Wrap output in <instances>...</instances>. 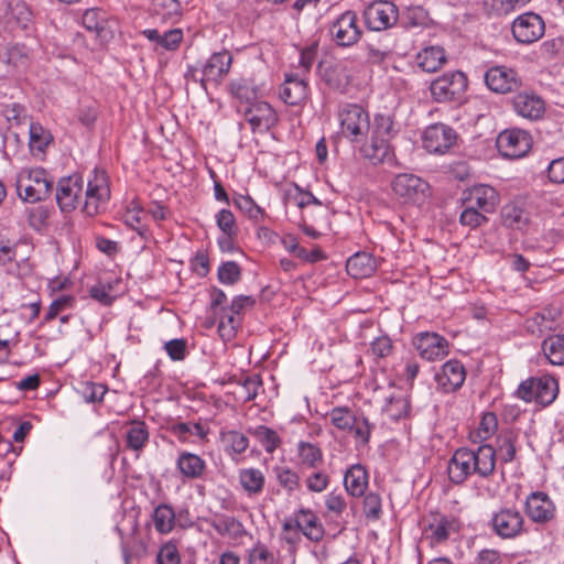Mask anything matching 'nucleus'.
Wrapping results in <instances>:
<instances>
[{"label": "nucleus", "instance_id": "obj_1", "mask_svg": "<svg viewBox=\"0 0 564 564\" xmlns=\"http://www.w3.org/2000/svg\"><path fill=\"white\" fill-rule=\"evenodd\" d=\"M370 139L359 145V153L372 164L390 163L394 159L391 140L398 127L390 113H377L370 123Z\"/></svg>", "mask_w": 564, "mask_h": 564}, {"label": "nucleus", "instance_id": "obj_2", "mask_svg": "<svg viewBox=\"0 0 564 564\" xmlns=\"http://www.w3.org/2000/svg\"><path fill=\"white\" fill-rule=\"evenodd\" d=\"M18 196L25 203L45 200L53 188V182L42 167H23L15 178Z\"/></svg>", "mask_w": 564, "mask_h": 564}, {"label": "nucleus", "instance_id": "obj_3", "mask_svg": "<svg viewBox=\"0 0 564 564\" xmlns=\"http://www.w3.org/2000/svg\"><path fill=\"white\" fill-rule=\"evenodd\" d=\"M340 133L358 147L367 141L370 131L369 113L357 104H344L338 109Z\"/></svg>", "mask_w": 564, "mask_h": 564}, {"label": "nucleus", "instance_id": "obj_4", "mask_svg": "<svg viewBox=\"0 0 564 564\" xmlns=\"http://www.w3.org/2000/svg\"><path fill=\"white\" fill-rule=\"evenodd\" d=\"M330 423L339 431L354 435L357 445H367L373 425L362 414H356L347 406H336L327 413Z\"/></svg>", "mask_w": 564, "mask_h": 564}, {"label": "nucleus", "instance_id": "obj_5", "mask_svg": "<svg viewBox=\"0 0 564 564\" xmlns=\"http://www.w3.org/2000/svg\"><path fill=\"white\" fill-rule=\"evenodd\" d=\"M558 391L557 379L552 375L544 373L522 381L517 394L525 402L534 401L542 406H547L555 401Z\"/></svg>", "mask_w": 564, "mask_h": 564}, {"label": "nucleus", "instance_id": "obj_6", "mask_svg": "<svg viewBox=\"0 0 564 564\" xmlns=\"http://www.w3.org/2000/svg\"><path fill=\"white\" fill-rule=\"evenodd\" d=\"M109 177L104 170L95 167L87 178L83 212L95 216L106 209L110 199Z\"/></svg>", "mask_w": 564, "mask_h": 564}, {"label": "nucleus", "instance_id": "obj_7", "mask_svg": "<svg viewBox=\"0 0 564 564\" xmlns=\"http://www.w3.org/2000/svg\"><path fill=\"white\" fill-rule=\"evenodd\" d=\"M394 195L405 204L422 205L431 195V188L426 181L412 173L398 174L392 183Z\"/></svg>", "mask_w": 564, "mask_h": 564}, {"label": "nucleus", "instance_id": "obj_8", "mask_svg": "<svg viewBox=\"0 0 564 564\" xmlns=\"http://www.w3.org/2000/svg\"><path fill=\"white\" fill-rule=\"evenodd\" d=\"M467 88V78L462 72H449L435 78L430 86L431 95L437 102L459 101Z\"/></svg>", "mask_w": 564, "mask_h": 564}, {"label": "nucleus", "instance_id": "obj_9", "mask_svg": "<svg viewBox=\"0 0 564 564\" xmlns=\"http://www.w3.org/2000/svg\"><path fill=\"white\" fill-rule=\"evenodd\" d=\"M511 31L518 43L532 44L544 35L545 23L538 13L525 12L513 20Z\"/></svg>", "mask_w": 564, "mask_h": 564}, {"label": "nucleus", "instance_id": "obj_10", "mask_svg": "<svg viewBox=\"0 0 564 564\" xmlns=\"http://www.w3.org/2000/svg\"><path fill=\"white\" fill-rule=\"evenodd\" d=\"M85 181L82 175L62 177L56 186V203L63 213L75 210L83 198Z\"/></svg>", "mask_w": 564, "mask_h": 564}, {"label": "nucleus", "instance_id": "obj_11", "mask_svg": "<svg viewBox=\"0 0 564 564\" xmlns=\"http://www.w3.org/2000/svg\"><path fill=\"white\" fill-rule=\"evenodd\" d=\"M532 145L531 135L522 129H507L499 133L497 148L502 156L519 159L524 156Z\"/></svg>", "mask_w": 564, "mask_h": 564}, {"label": "nucleus", "instance_id": "obj_12", "mask_svg": "<svg viewBox=\"0 0 564 564\" xmlns=\"http://www.w3.org/2000/svg\"><path fill=\"white\" fill-rule=\"evenodd\" d=\"M357 22L358 18L354 11L341 13L329 28L333 41L343 47L356 44L362 33Z\"/></svg>", "mask_w": 564, "mask_h": 564}, {"label": "nucleus", "instance_id": "obj_13", "mask_svg": "<svg viewBox=\"0 0 564 564\" xmlns=\"http://www.w3.org/2000/svg\"><path fill=\"white\" fill-rule=\"evenodd\" d=\"M492 531L501 539H513L523 532L524 518L516 508H502L491 517Z\"/></svg>", "mask_w": 564, "mask_h": 564}, {"label": "nucleus", "instance_id": "obj_14", "mask_svg": "<svg viewBox=\"0 0 564 564\" xmlns=\"http://www.w3.org/2000/svg\"><path fill=\"white\" fill-rule=\"evenodd\" d=\"M231 63L232 56L227 50L212 54L202 65L200 86L206 90L208 84L219 85L228 75Z\"/></svg>", "mask_w": 564, "mask_h": 564}, {"label": "nucleus", "instance_id": "obj_15", "mask_svg": "<svg viewBox=\"0 0 564 564\" xmlns=\"http://www.w3.org/2000/svg\"><path fill=\"white\" fill-rule=\"evenodd\" d=\"M457 134L453 128L444 123L429 126L422 134L423 148L435 154H443L455 143Z\"/></svg>", "mask_w": 564, "mask_h": 564}, {"label": "nucleus", "instance_id": "obj_16", "mask_svg": "<svg viewBox=\"0 0 564 564\" xmlns=\"http://www.w3.org/2000/svg\"><path fill=\"white\" fill-rule=\"evenodd\" d=\"M365 23L372 31H383L398 21V9L389 1H375L364 12Z\"/></svg>", "mask_w": 564, "mask_h": 564}, {"label": "nucleus", "instance_id": "obj_17", "mask_svg": "<svg viewBox=\"0 0 564 564\" xmlns=\"http://www.w3.org/2000/svg\"><path fill=\"white\" fill-rule=\"evenodd\" d=\"M296 529L313 542H318L324 536V528L317 516L310 509H300L294 520H286L283 523L284 531H296Z\"/></svg>", "mask_w": 564, "mask_h": 564}, {"label": "nucleus", "instance_id": "obj_18", "mask_svg": "<svg viewBox=\"0 0 564 564\" xmlns=\"http://www.w3.org/2000/svg\"><path fill=\"white\" fill-rule=\"evenodd\" d=\"M413 345L420 356L427 361H435L448 354V341L436 333L422 332L415 335Z\"/></svg>", "mask_w": 564, "mask_h": 564}, {"label": "nucleus", "instance_id": "obj_19", "mask_svg": "<svg viewBox=\"0 0 564 564\" xmlns=\"http://www.w3.org/2000/svg\"><path fill=\"white\" fill-rule=\"evenodd\" d=\"M500 203V195L495 187L488 184H476L466 192L464 204L477 210L491 214Z\"/></svg>", "mask_w": 564, "mask_h": 564}, {"label": "nucleus", "instance_id": "obj_20", "mask_svg": "<svg viewBox=\"0 0 564 564\" xmlns=\"http://www.w3.org/2000/svg\"><path fill=\"white\" fill-rule=\"evenodd\" d=\"M525 512L533 522L545 523L553 519L555 506L546 494L534 491L525 500Z\"/></svg>", "mask_w": 564, "mask_h": 564}, {"label": "nucleus", "instance_id": "obj_21", "mask_svg": "<svg viewBox=\"0 0 564 564\" xmlns=\"http://www.w3.org/2000/svg\"><path fill=\"white\" fill-rule=\"evenodd\" d=\"M487 87L498 94H507L519 86L517 73L506 66H495L485 74Z\"/></svg>", "mask_w": 564, "mask_h": 564}, {"label": "nucleus", "instance_id": "obj_22", "mask_svg": "<svg viewBox=\"0 0 564 564\" xmlns=\"http://www.w3.org/2000/svg\"><path fill=\"white\" fill-rule=\"evenodd\" d=\"M466 379L464 365L457 359L446 361L435 375V380L445 392H452L463 386Z\"/></svg>", "mask_w": 564, "mask_h": 564}, {"label": "nucleus", "instance_id": "obj_23", "mask_svg": "<svg viewBox=\"0 0 564 564\" xmlns=\"http://www.w3.org/2000/svg\"><path fill=\"white\" fill-rule=\"evenodd\" d=\"M471 455L467 453L466 447L458 448L454 452L447 466L449 480L455 485H460L470 476L476 475L473 469Z\"/></svg>", "mask_w": 564, "mask_h": 564}, {"label": "nucleus", "instance_id": "obj_24", "mask_svg": "<svg viewBox=\"0 0 564 564\" xmlns=\"http://www.w3.org/2000/svg\"><path fill=\"white\" fill-rule=\"evenodd\" d=\"M246 119L251 129L259 132H267L278 121L274 109L264 101L253 104L246 112Z\"/></svg>", "mask_w": 564, "mask_h": 564}, {"label": "nucleus", "instance_id": "obj_25", "mask_svg": "<svg viewBox=\"0 0 564 564\" xmlns=\"http://www.w3.org/2000/svg\"><path fill=\"white\" fill-rule=\"evenodd\" d=\"M308 94V87L305 79L295 74H285L284 82L280 88V98L290 106H300Z\"/></svg>", "mask_w": 564, "mask_h": 564}, {"label": "nucleus", "instance_id": "obj_26", "mask_svg": "<svg viewBox=\"0 0 564 564\" xmlns=\"http://www.w3.org/2000/svg\"><path fill=\"white\" fill-rule=\"evenodd\" d=\"M467 453L471 455V466L476 476L488 478L495 471L496 451L491 445H479L476 449L467 448Z\"/></svg>", "mask_w": 564, "mask_h": 564}, {"label": "nucleus", "instance_id": "obj_27", "mask_svg": "<svg viewBox=\"0 0 564 564\" xmlns=\"http://www.w3.org/2000/svg\"><path fill=\"white\" fill-rule=\"evenodd\" d=\"M512 106L514 111L529 120H536L542 117L545 110L544 101L535 94L521 93L513 97Z\"/></svg>", "mask_w": 564, "mask_h": 564}, {"label": "nucleus", "instance_id": "obj_28", "mask_svg": "<svg viewBox=\"0 0 564 564\" xmlns=\"http://www.w3.org/2000/svg\"><path fill=\"white\" fill-rule=\"evenodd\" d=\"M170 432L181 443H195V440L205 441L209 433V427L202 422H175L171 424Z\"/></svg>", "mask_w": 564, "mask_h": 564}, {"label": "nucleus", "instance_id": "obj_29", "mask_svg": "<svg viewBox=\"0 0 564 564\" xmlns=\"http://www.w3.org/2000/svg\"><path fill=\"white\" fill-rule=\"evenodd\" d=\"M176 469L186 479H200L203 478L207 465L206 462L197 454L183 451L176 458Z\"/></svg>", "mask_w": 564, "mask_h": 564}, {"label": "nucleus", "instance_id": "obj_30", "mask_svg": "<svg viewBox=\"0 0 564 564\" xmlns=\"http://www.w3.org/2000/svg\"><path fill=\"white\" fill-rule=\"evenodd\" d=\"M212 528L221 536L234 541H240L248 535L243 523L234 516L218 514L210 522Z\"/></svg>", "mask_w": 564, "mask_h": 564}, {"label": "nucleus", "instance_id": "obj_31", "mask_svg": "<svg viewBox=\"0 0 564 564\" xmlns=\"http://www.w3.org/2000/svg\"><path fill=\"white\" fill-rule=\"evenodd\" d=\"M368 471L362 465H352L344 476L346 491L352 497L364 496L368 487Z\"/></svg>", "mask_w": 564, "mask_h": 564}, {"label": "nucleus", "instance_id": "obj_32", "mask_svg": "<svg viewBox=\"0 0 564 564\" xmlns=\"http://www.w3.org/2000/svg\"><path fill=\"white\" fill-rule=\"evenodd\" d=\"M415 63L423 72L434 73L446 63V55L441 46H426L416 54Z\"/></svg>", "mask_w": 564, "mask_h": 564}, {"label": "nucleus", "instance_id": "obj_33", "mask_svg": "<svg viewBox=\"0 0 564 564\" xmlns=\"http://www.w3.org/2000/svg\"><path fill=\"white\" fill-rule=\"evenodd\" d=\"M347 273L354 279L370 276L376 270V261L367 252H357L346 263Z\"/></svg>", "mask_w": 564, "mask_h": 564}, {"label": "nucleus", "instance_id": "obj_34", "mask_svg": "<svg viewBox=\"0 0 564 564\" xmlns=\"http://www.w3.org/2000/svg\"><path fill=\"white\" fill-rule=\"evenodd\" d=\"M296 457L299 463L308 469H317L324 462L322 448L306 441H300L296 444Z\"/></svg>", "mask_w": 564, "mask_h": 564}, {"label": "nucleus", "instance_id": "obj_35", "mask_svg": "<svg viewBox=\"0 0 564 564\" xmlns=\"http://www.w3.org/2000/svg\"><path fill=\"white\" fill-rule=\"evenodd\" d=\"M176 511L169 503H160L154 507L151 519L158 533L166 535L175 528Z\"/></svg>", "mask_w": 564, "mask_h": 564}, {"label": "nucleus", "instance_id": "obj_36", "mask_svg": "<svg viewBox=\"0 0 564 564\" xmlns=\"http://www.w3.org/2000/svg\"><path fill=\"white\" fill-rule=\"evenodd\" d=\"M53 141L51 132L37 122L29 127V147L33 156H41Z\"/></svg>", "mask_w": 564, "mask_h": 564}, {"label": "nucleus", "instance_id": "obj_37", "mask_svg": "<svg viewBox=\"0 0 564 564\" xmlns=\"http://www.w3.org/2000/svg\"><path fill=\"white\" fill-rule=\"evenodd\" d=\"M239 484L249 497L258 496L263 491L265 477L258 468H243L239 470Z\"/></svg>", "mask_w": 564, "mask_h": 564}, {"label": "nucleus", "instance_id": "obj_38", "mask_svg": "<svg viewBox=\"0 0 564 564\" xmlns=\"http://www.w3.org/2000/svg\"><path fill=\"white\" fill-rule=\"evenodd\" d=\"M142 34L150 42H154L167 51L176 50L183 40V31L181 29H172L163 34L155 29H145L142 31Z\"/></svg>", "mask_w": 564, "mask_h": 564}, {"label": "nucleus", "instance_id": "obj_39", "mask_svg": "<svg viewBox=\"0 0 564 564\" xmlns=\"http://www.w3.org/2000/svg\"><path fill=\"white\" fill-rule=\"evenodd\" d=\"M278 485L292 496L301 489V478L296 470L285 465H276L272 469Z\"/></svg>", "mask_w": 564, "mask_h": 564}, {"label": "nucleus", "instance_id": "obj_40", "mask_svg": "<svg viewBox=\"0 0 564 564\" xmlns=\"http://www.w3.org/2000/svg\"><path fill=\"white\" fill-rule=\"evenodd\" d=\"M542 351L552 366H564V334L549 335L542 343Z\"/></svg>", "mask_w": 564, "mask_h": 564}, {"label": "nucleus", "instance_id": "obj_41", "mask_svg": "<svg viewBox=\"0 0 564 564\" xmlns=\"http://www.w3.org/2000/svg\"><path fill=\"white\" fill-rule=\"evenodd\" d=\"M501 219L506 227L522 230L529 224V213L516 203H508L501 209Z\"/></svg>", "mask_w": 564, "mask_h": 564}, {"label": "nucleus", "instance_id": "obj_42", "mask_svg": "<svg viewBox=\"0 0 564 564\" xmlns=\"http://www.w3.org/2000/svg\"><path fill=\"white\" fill-rule=\"evenodd\" d=\"M152 14L165 23H175L181 19L182 9L178 0H153Z\"/></svg>", "mask_w": 564, "mask_h": 564}, {"label": "nucleus", "instance_id": "obj_43", "mask_svg": "<svg viewBox=\"0 0 564 564\" xmlns=\"http://www.w3.org/2000/svg\"><path fill=\"white\" fill-rule=\"evenodd\" d=\"M149 441L148 426L142 421H134L126 432V445L129 449L140 452Z\"/></svg>", "mask_w": 564, "mask_h": 564}, {"label": "nucleus", "instance_id": "obj_44", "mask_svg": "<svg viewBox=\"0 0 564 564\" xmlns=\"http://www.w3.org/2000/svg\"><path fill=\"white\" fill-rule=\"evenodd\" d=\"M455 529V519L448 517H441L434 523H431L429 525V538L431 539L432 544H438L446 541L449 538L451 532L454 531Z\"/></svg>", "mask_w": 564, "mask_h": 564}, {"label": "nucleus", "instance_id": "obj_45", "mask_svg": "<svg viewBox=\"0 0 564 564\" xmlns=\"http://www.w3.org/2000/svg\"><path fill=\"white\" fill-rule=\"evenodd\" d=\"M218 317V333L219 336L224 340H230L235 337L239 319L237 318V315L228 310V307H221V311L218 312V315H215Z\"/></svg>", "mask_w": 564, "mask_h": 564}, {"label": "nucleus", "instance_id": "obj_46", "mask_svg": "<svg viewBox=\"0 0 564 564\" xmlns=\"http://www.w3.org/2000/svg\"><path fill=\"white\" fill-rule=\"evenodd\" d=\"M234 204L240 212H242L246 216L256 223L264 218L263 209L257 205L249 195H237L234 198Z\"/></svg>", "mask_w": 564, "mask_h": 564}, {"label": "nucleus", "instance_id": "obj_47", "mask_svg": "<svg viewBox=\"0 0 564 564\" xmlns=\"http://www.w3.org/2000/svg\"><path fill=\"white\" fill-rule=\"evenodd\" d=\"M273 551L265 544L258 542L247 551V564H276Z\"/></svg>", "mask_w": 564, "mask_h": 564}, {"label": "nucleus", "instance_id": "obj_48", "mask_svg": "<svg viewBox=\"0 0 564 564\" xmlns=\"http://www.w3.org/2000/svg\"><path fill=\"white\" fill-rule=\"evenodd\" d=\"M253 435L269 454H272L281 444V438L278 433L264 425L256 427Z\"/></svg>", "mask_w": 564, "mask_h": 564}, {"label": "nucleus", "instance_id": "obj_49", "mask_svg": "<svg viewBox=\"0 0 564 564\" xmlns=\"http://www.w3.org/2000/svg\"><path fill=\"white\" fill-rule=\"evenodd\" d=\"M499 459L502 463H510L516 456L514 436L510 432H502L497 437V449Z\"/></svg>", "mask_w": 564, "mask_h": 564}, {"label": "nucleus", "instance_id": "obj_50", "mask_svg": "<svg viewBox=\"0 0 564 564\" xmlns=\"http://www.w3.org/2000/svg\"><path fill=\"white\" fill-rule=\"evenodd\" d=\"M82 22L86 30L94 31L100 35L104 31L106 13L95 8L87 9L83 14Z\"/></svg>", "mask_w": 564, "mask_h": 564}, {"label": "nucleus", "instance_id": "obj_51", "mask_svg": "<svg viewBox=\"0 0 564 564\" xmlns=\"http://www.w3.org/2000/svg\"><path fill=\"white\" fill-rule=\"evenodd\" d=\"M409 408V402L404 397H391L384 405V412L390 419L398 421L408 414Z\"/></svg>", "mask_w": 564, "mask_h": 564}, {"label": "nucleus", "instance_id": "obj_52", "mask_svg": "<svg viewBox=\"0 0 564 564\" xmlns=\"http://www.w3.org/2000/svg\"><path fill=\"white\" fill-rule=\"evenodd\" d=\"M487 221L488 218L484 213L477 210L476 208L469 205H465V208L462 210L459 216L460 225L469 227L471 229L480 227Z\"/></svg>", "mask_w": 564, "mask_h": 564}, {"label": "nucleus", "instance_id": "obj_53", "mask_svg": "<svg viewBox=\"0 0 564 564\" xmlns=\"http://www.w3.org/2000/svg\"><path fill=\"white\" fill-rule=\"evenodd\" d=\"M498 429V419L495 413L486 412L482 414L481 420L479 422L476 436L480 441H486L490 438Z\"/></svg>", "mask_w": 564, "mask_h": 564}, {"label": "nucleus", "instance_id": "obj_54", "mask_svg": "<svg viewBox=\"0 0 564 564\" xmlns=\"http://www.w3.org/2000/svg\"><path fill=\"white\" fill-rule=\"evenodd\" d=\"M217 274L223 284L232 285L240 280L241 270L235 261H227L218 268Z\"/></svg>", "mask_w": 564, "mask_h": 564}, {"label": "nucleus", "instance_id": "obj_55", "mask_svg": "<svg viewBox=\"0 0 564 564\" xmlns=\"http://www.w3.org/2000/svg\"><path fill=\"white\" fill-rule=\"evenodd\" d=\"M329 485V475L322 469H317L305 478V486L311 492H323Z\"/></svg>", "mask_w": 564, "mask_h": 564}, {"label": "nucleus", "instance_id": "obj_56", "mask_svg": "<svg viewBox=\"0 0 564 564\" xmlns=\"http://www.w3.org/2000/svg\"><path fill=\"white\" fill-rule=\"evenodd\" d=\"M156 564H181V555L175 543H164L158 554Z\"/></svg>", "mask_w": 564, "mask_h": 564}, {"label": "nucleus", "instance_id": "obj_57", "mask_svg": "<svg viewBox=\"0 0 564 564\" xmlns=\"http://www.w3.org/2000/svg\"><path fill=\"white\" fill-rule=\"evenodd\" d=\"M224 441L229 449L235 454L243 453L249 446L248 437L238 431H229L224 434Z\"/></svg>", "mask_w": 564, "mask_h": 564}, {"label": "nucleus", "instance_id": "obj_58", "mask_svg": "<svg viewBox=\"0 0 564 564\" xmlns=\"http://www.w3.org/2000/svg\"><path fill=\"white\" fill-rule=\"evenodd\" d=\"M217 227L226 235H237V225L234 214L229 209H220L216 214Z\"/></svg>", "mask_w": 564, "mask_h": 564}, {"label": "nucleus", "instance_id": "obj_59", "mask_svg": "<svg viewBox=\"0 0 564 564\" xmlns=\"http://www.w3.org/2000/svg\"><path fill=\"white\" fill-rule=\"evenodd\" d=\"M3 116L9 122L14 124H22L28 118L26 109L18 102L6 105L3 108Z\"/></svg>", "mask_w": 564, "mask_h": 564}, {"label": "nucleus", "instance_id": "obj_60", "mask_svg": "<svg viewBox=\"0 0 564 564\" xmlns=\"http://www.w3.org/2000/svg\"><path fill=\"white\" fill-rule=\"evenodd\" d=\"M364 513L368 519L377 520L381 514V498L378 494L369 492L364 499Z\"/></svg>", "mask_w": 564, "mask_h": 564}, {"label": "nucleus", "instance_id": "obj_61", "mask_svg": "<svg viewBox=\"0 0 564 564\" xmlns=\"http://www.w3.org/2000/svg\"><path fill=\"white\" fill-rule=\"evenodd\" d=\"M164 349L172 360L181 361L186 356V340L183 338L171 339L164 344Z\"/></svg>", "mask_w": 564, "mask_h": 564}, {"label": "nucleus", "instance_id": "obj_62", "mask_svg": "<svg viewBox=\"0 0 564 564\" xmlns=\"http://www.w3.org/2000/svg\"><path fill=\"white\" fill-rule=\"evenodd\" d=\"M74 299L68 295H62L54 300L44 316V322L54 319L61 312L72 306Z\"/></svg>", "mask_w": 564, "mask_h": 564}, {"label": "nucleus", "instance_id": "obj_63", "mask_svg": "<svg viewBox=\"0 0 564 564\" xmlns=\"http://www.w3.org/2000/svg\"><path fill=\"white\" fill-rule=\"evenodd\" d=\"M142 214L143 210L138 205L132 204L122 216L126 225L137 230L140 235L143 232V227L141 226Z\"/></svg>", "mask_w": 564, "mask_h": 564}, {"label": "nucleus", "instance_id": "obj_64", "mask_svg": "<svg viewBox=\"0 0 564 564\" xmlns=\"http://www.w3.org/2000/svg\"><path fill=\"white\" fill-rule=\"evenodd\" d=\"M547 177L553 183H564V156L550 162Z\"/></svg>", "mask_w": 564, "mask_h": 564}]
</instances>
